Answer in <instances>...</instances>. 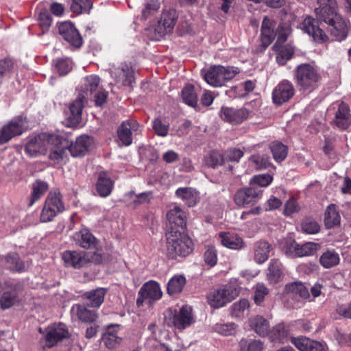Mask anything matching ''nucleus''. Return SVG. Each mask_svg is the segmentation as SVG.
Wrapping results in <instances>:
<instances>
[{"label":"nucleus","mask_w":351,"mask_h":351,"mask_svg":"<svg viewBox=\"0 0 351 351\" xmlns=\"http://www.w3.org/2000/svg\"><path fill=\"white\" fill-rule=\"evenodd\" d=\"M319 7L315 12L319 20L324 21L330 26V32L337 39L346 37L348 23L337 13V2L335 0H317Z\"/></svg>","instance_id":"nucleus-1"},{"label":"nucleus","mask_w":351,"mask_h":351,"mask_svg":"<svg viewBox=\"0 0 351 351\" xmlns=\"http://www.w3.org/2000/svg\"><path fill=\"white\" fill-rule=\"evenodd\" d=\"M193 251V242L184 230L171 228L166 234V254L171 259L186 257Z\"/></svg>","instance_id":"nucleus-2"},{"label":"nucleus","mask_w":351,"mask_h":351,"mask_svg":"<svg viewBox=\"0 0 351 351\" xmlns=\"http://www.w3.org/2000/svg\"><path fill=\"white\" fill-rule=\"evenodd\" d=\"M62 257L66 267L74 269L87 267L90 263L99 264L102 261L101 255L99 252L67 250L62 254Z\"/></svg>","instance_id":"nucleus-3"},{"label":"nucleus","mask_w":351,"mask_h":351,"mask_svg":"<svg viewBox=\"0 0 351 351\" xmlns=\"http://www.w3.org/2000/svg\"><path fill=\"white\" fill-rule=\"evenodd\" d=\"M165 322L168 326L184 330L195 322L192 308L184 305L179 311L169 309L165 313Z\"/></svg>","instance_id":"nucleus-4"},{"label":"nucleus","mask_w":351,"mask_h":351,"mask_svg":"<svg viewBox=\"0 0 351 351\" xmlns=\"http://www.w3.org/2000/svg\"><path fill=\"white\" fill-rule=\"evenodd\" d=\"M239 72L238 67L214 65L205 73L204 79L210 86H223L226 82L233 79Z\"/></svg>","instance_id":"nucleus-5"},{"label":"nucleus","mask_w":351,"mask_h":351,"mask_svg":"<svg viewBox=\"0 0 351 351\" xmlns=\"http://www.w3.org/2000/svg\"><path fill=\"white\" fill-rule=\"evenodd\" d=\"M239 294V289L233 285L228 284L213 289L207 295L208 303L213 308L223 307Z\"/></svg>","instance_id":"nucleus-6"},{"label":"nucleus","mask_w":351,"mask_h":351,"mask_svg":"<svg viewBox=\"0 0 351 351\" xmlns=\"http://www.w3.org/2000/svg\"><path fill=\"white\" fill-rule=\"evenodd\" d=\"M176 19L177 15L175 10L164 11L158 24L147 29L151 39L159 40L166 34L172 32Z\"/></svg>","instance_id":"nucleus-7"},{"label":"nucleus","mask_w":351,"mask_h":351,"mask_svg":"<svg viewBox=\"0 0 351 351\" xmlns=\"http://www.w3.org/2000/svg\"><path fill=\"white\" fill-rule=\"evenodd\" d=\"M58 141L57 135L49 134L47 133L40 134L34 137H30L27 142L25 151L31 157L36 156L38 154H45L50 143H54Z\"/></svg>","instance_id":"nucleus-8"},{"label":"nucleus","mask_w":351,"mask_h":351,"mask_svg":"<svg viewBox=\"0 0 351 351\" xmlns=\"http://www.w3.org/2000/svg\"><path fill=\"white\" fill-rule=\"evenodd\" d=\"M134 71L130 64L121 63L117 67H113L110 71L112 77L114 80V86H135Z\"/></svg>","instance_id":"nucleus-9"},{"label":"nucleus","mask_w":351,"mask_h":351,"mask_svg":"<svg viewBox=\"0 0 351 351\" xmlns=\"http://www.w3.org/2000/svg\"><path fill=\"white\" fill-rule=\"evenodd\" d=\"M69 333L65 324H53L46 329V335L40 341L41 346L45 348H52L58 342L69 337Z\"/></svg>","instance_id":"nucleus-10"},{"label":"nucleus","mask_w":351,"mask_h":351,"mask_svg":"<svg viewBox=\"0 0 351 351\" xmlns=\"http://www.w3.org/2000/svg\"><path fill=\"white\" fill-rule=\"evenodd\" d=\"M318 243L314 242H306L304 244H299L293 241L287 244L285 252L293 257H303L313 255L319 249Z\"/></svg>","instance_id":"nucleus-11"},{"label":"nucleus","mask_w":351,"mask_h":351,"mask_svg":"<svg viewBox=\"0 0 351 351\" xmlns=\"http://www.w3.org/2000/svg\"><path fill=\"white\" fill-rule=\"evenodd\" d=\"M58 31L62 38L71 46L80 48L82 45V38L72 23H61L58 26Z\"/></svg>","instance_id":"nucleus-12"},{"label":"nucleus","mask_w":351,"mask_h":351,"mask_svg":"<svg viewBox=\"0 0 351 351\" xmlns=\"http://www.w3.org/2000/svg\"><path fill=\"white\" fill-rule=\"evenodd\" d=\"M250 112L245 108L235 109L230 107H222L219 116L222 120L233 125H238L247 119Z\"/></svg>","instance_id":"nucleus-13"},{"label":"nucleus","mask_w":351,"mask_h":351,"mask_svg":"<svg viewBox=\"0 0 351 351\" xmlns=\"http://www.w3.org/2000/svg\"><path fill=\"white\" fill-rule=\"evenodd\" d=\"M27 128L26 118L18 117L12 120L1 129L4 141H9L13 137L21 135Z\"/></svg>","instance_id":"nucleus-14"},{"label":"nucleus","mask_w":351,"mask_h":351,"mask_svg":"<svg viewBox=\"0 0 351 351\" xmlns=\"http://www.w3.org/2000/svg\"><path fill=\"white\" fill-rule=\"evenodd\" d=\"M262 191L255 187L239 190L234 195V202L238 206H247L255 204L261 197Z\"/></svg>","instance_id":"nucleus-15"},{"label":"nucleus","mask_w":351,"mask_h":351,"mask_svg":"<svg viewBox=\"0 0 351 351\" xmlns=\"http://www.w3.org/2000/svg\"><path fill=\"white\" fill-rule=\"evenodd\" d=\"M337 108L333 123L341 130L347 129L351 124V114L349 106L343 102L337 101L334 108Z\"/></svg>","instance_id":"nucleus-16"},{"label":"nucleus","mask_w":351,"mask_h":351,"mask_svg":"<svg viewBox=\"0 0 351 351\" xmlns=\"http://www.w3.org/2000/svg\"><path fill=\"white\" fill-rule=\"evenodd\" d=\"M295 78L300 86H308L319 79L315 69L309 64H302L297 67Z\"/></svg>","instance_id":"nucleus-17"},{"label":"nucleus","mask_w":351,"mask_h":351,"mask_svg":"<svg viewBox=\"0 0 351 351\" xmlns=\"http://www.w3.org/2000/svg\"><path fill=\"white\" fill-rule=\"evenodd\" d=\"M162 291L159 285L154 281L146 282L140 289L137 304H142L144 300H158L162 297Z\"/></svg>","instance_id":"nucleus-18"},{"label":"nucleus","mask_w":351,"mask_h":351,"mask_svg":"<svg viewBox=\"0 0 351 351\" xmlns=\"http://www.w3.org/2000/svg\"><path fill=\"white\" fill-rule=\"evenodd\" d=\"M58 141H55L54 143H50L48 149H51L49 158L55 162L59 163L66 160L68 155V142L66 139L57 136Z\"/></svg>","instance_id":"nucleus-19"},{"label":"nucleus","mask_w":351,"mask_h":351,"mask_svg":"<svg viewBox=\"0 0 351 351\" xmlns=\"http://www.w3.org/2000/svg\"><path fill=\"white\" fill-rule=\"evenodd\" d=\"M302 29L317 42L323 43L328 40L327 35L318 26V22L311 16H307L304 20Z\"/></svg>","instance_id":"nucleus-20"},{"label":"nucleus","mask_w":351,"mask_h":351,"mask_svg":"<svg viewBox=\"0 0 351 351\" xmlns=\"http://www.w3.org/2000/svg\"><path fill=\"white\" fill-rule=\"evenodd\" d=\"M73 238L77 245L84 249H95L98 252V241L88 230H80L73 234Z\"/></svg>","instance_id":"nucleus-21"},{"label":"nucleus","mask_w":351,"mask_h":351,"mask_svg":"<svg viewBox=\"0 0 351 351\" xmlns=\"http://www.w3.org/2000/svg\"><path fill=\"white\" fill-rule=\"evenodd\" d=\"M139 128L138 123L135 120L123 121L117 130L118 136L123 145L128 146L132 141V132H136Z\"/></svg>","instance_id":"nucleus-22"},{"label":"nucleus","mask_w":351,"mask_h":351,"mask_svg":"<svg viewBox=\"0 0 351 351\" xmlns=\"http://www.w3.org/2000/svg\"><path fill=\"white\" fill-rule=\"evenodd\" d=\"M93 140L88 136L82 135L77 138L75 142L68 145L69 152L73 157L84 156L89 150Z\"/></svg>","instance_id":"nucleus-23"},{"label":"nucleus","mask_w":351,"mask_h":351,"mask_svg":"<svg viewBox=\"0 0 351 351\" xmlns=\"http://www.w3.org/2000/svg\"><path fill=\"white\" fill-rule=\"evenodd\" d=\"M167 219L170 223V230L175 228L177 230H184L186 228L185 213L178 206L170 209L167 215Z\"/></svg>","instance_id":"nucleus-24"},{"label":"nucleus","mask_w":351,"mask_h":351,"mask_svg":"<svg viewBox=\"0 0 351 351\" xmlns=\"http://www.w3.org/2000/svg\"><path fill=\"white\" fill-rule=\"evenodd\" d=\"M291 343L300 351H326L322 343L306 337L292 338Z\"/></svg>","instance_id":"nucleus-25"},{"label":"nucleus","mask_w":351,"mask_h":351,"mask_svg":"<svg viewBox=\"0 0 351 351\" xmlns=\"http://www.w3.org/2000/svg\"><path fill=\"white\" fill-rule=\"evenodd\" d=\"M71 313L73 319L82 322H93L96 319V313L94 311L89 310L84 305L80 304L72 306Z\"/></svg>","instance_id":"nucleus-26"},{"label":"nucleus","mask_w":351,"mask_h":351,"mask_svg":"<svg viewBox=\"0 0 351 351\" xmlns=\"http://www.w3.org/2000/svg\"><path fill=\"white\" fill-rule=\"evenodd\" d=\"M276 53V60L280 65H285L289 60L295 51V47L291 43L287 45H274L272 47Z\"/></svg>","instance_id":"nucleus-27"},{"label":"nucleus","mask_w":351,"mask_h":351,"mask_svg":"<svg viewBox=\"0 0 351 351\" xmlns=\"http://www.w3.org/2000/svg\"><path fill=\"white\" fill-rule=\"evenodd\" d=\"M177 197L181 199L188 206L193 207L199 199L198 192L191 187H182L176 191Z\"/></svg>","instance_id":"nucleus-28"},{"label":"nucleus","mask_w":351,"mask_h":351,"mask_svg":"<svg viewBox=\"0 0 351 351\" xmlns=\"http://www.w3.org/2000/svg\"><path fill=\"white\" fill-rule=\"evenodd\" d=\"M221 244L232 250H240L243 247L244 243L237 234L229 232H221L219 234Z\"/></svg>","instance_id":"nucleus-29"},{"label":"nucleus","mask_w":351,"mask_h":351,"mask_svg":"<svg viewBox=\"0 0 351 351\" xmlns=\"http://www.w3.org/2000/svg\"><path fill=\"white\" fill-rule=\"evenodd\" d=\"M22 287L20 285H15L14 287H11V290L4 291L0 298V306L2 310H6L12 307L15 304L19 302V295L17 294V289H21Z\"/></svg>","instance_id":"nucleus-30"},{"label":"nucleus","mask_w":351,"mask_h":351,"mask_svg":"<svg viewBox=\"0 0 351 351\" xmlns=\"http://www.w3.org/2000/svg\"><path fill=\"white\" fill-rule=\"evenodd\" d=\"M84 96L80 95L72 104L69 108L71 115L69 118L70 125L75 126L78 125L82 120V113L84 108Z\"/></svg>","instance_id":"nucleus-31"},{"label":"nucleus","mask_w":351,"mask_h":351,"mask_svg":"<svg viewBox=\"0 0 351 351\" xmlns=\"http://www.w3.org/2000/svg\"><path fill=\"white\" fill-rule=\"evenodd\" d=\"M271 249V245L265 241L256 242L254 247V261L258 264L265 263L268 259Z\"/></svg>","instance_id":"nucleus-32"},{"label":"nucleus","mask_w":351,"mask_h":351,"mask_svg":"<svg viewBox=\"0 0 351 351\" xmlns=\"http://www.w3.org/2000/svg\"><path fill=\"white\" fill-rule=\"evenodd\" d=\"M1 259L2 265L10 271L21 272L25 269V264L17 254H8Z\"/></svg>","instance_id":"nucleus-33"},{"label":"nucleus","mask_w":351,"mask_h":351,"mask_svg":"<svg viewBox=\"0 0 351 351\" xmlns=\"http://www.w3.org/2000/svg\"><path fill=\"white\" fill-rule=\"evenodd\" d=\"M250 326L260 336H267L269 331V322L263 316L257 315L249 319Z\"/></svg>","instance_id":"nucleus-34"},{"label":"nucleus","mask_w":351,"mask_h":351,"mask_svg":"<svg viewBox=\"0 0 351 351\" xmlns=\"http://www.w3.org/2000/svg\"><path fill=\"white\" fill-rule=\"evenodd\" d=\"M96 187L99 195L105 197L111 193L113 182L106 173L101 172L98 176Z\"/></svg>","instance_id":"nucleus-35"},{"label":"nucleus","mask_w":351,"mask_h":351,"mask_svg":"<svg viewBox=\"0 0 351 351\" xmlns=\"http://www.w3.org/2000/svg\"><path fill=\"white\" fill-rule=\"evenodd\" d=\"M118 328L115 326H109L103 335L102 341L108 349L116 348L121 341L118 336Z\"/></svg>","instance_id":"nucleus-36"},{"label":"nucleus","mask_w":351,"mask_h":351,"mask_svg":"<svg viewBox=\"0 0 351 351\" xmlns=\"http://www.w3.org/2000/svg\"><path fill=\"white\" fill-rule=\"evenodd\" d=\"M339 255L334 250L324 252L319 258V263L321 265L326 269L337 265L339 263Z\"/></svg>","instance_id":"nucleus-37"},{"label":"nucleus","mask_w":351,"mask_h":351,"mask_svg":"<svg viewBox=\"0 0 351 351\" xmlns=\"http://www.w3.org/2000/svg\"><path fill=\"white\" fill-rule=\"evenodd\" d=\"M49 206L56 210L59 213L64 209V203L62 200V195L57 189L51 191L48 194L45 203Z\"/></svg>","instance_id":"nucleus-38"},{"label":"nucleus","mask_w":351,"mask_h":351,"mask_svg":"<svg viewBox=\"0 0 351 351\" xmlns=\"http://www.w3.org/2000/svg\"><path fill=\"white\" fill-rule=\"evenodd\" d=\"M285 291L287 294H291L295 297L308 298L309 293L306 287L301 282H293L285 286Z\"/></svg>","instance_id":"nucleus-39"},{"label":"nucleus","mask_w":351,"mask_h":351,"mask_svg":"<svg viewBox=\"0 0 351 351\" xmlns=\"http://www.w3.org/2000/svg\"><path fill=\"white\" fill-rule=\"evenodd\" d=\"M341 217L335 204L329 205L324 214V223L328 228L340 223Z\"/></svg>","instance_id":"nucleus-40"},{"label":"nucleus","mask_w":351,"mask_h":351,"mask_svg":"<svg viewBox=\"0 0 351 351\" xmlns=\"http://www.w3.org/2000/svg\"><path fill=\"white\" fill-rule=\"evenodd\" d=\"M186 285V278L183 275H176L167 284V293L172 295L180 293Z\"/></svg>","instance_id":"nucleus-41"},{"label":"nucleus","mask_w":351,"mask_h":351,"mask_svg":"<svg viewBox=\"0 0 351 351\" xmlns=\"http://www.w3.org/2000/svg\"><path fill=\"white\" fill-rule=\"evenodd\" d=\"M106 295V289L99 288L85 293L88 304L92 307H99L104 302Z\"/></svg>","instance_id":"nucleus-42"},{"label":"nucleus","mask_w":351,"mask_h":351,"mask_svg":"<svg viewBox=\"0 0 351 351\" xmlns=\"http://www.w3.org/2000/svg\"><path fill=\"white\" fill-rule=\"evenodd\" d=\"M48 184L44 181L36 180L32 185V193L29 206H32L35 202L38 200L48 190Z\"/></svg>","instance_id":"nucleus-43"},{"label":"nucleus","mask_w":351,"mask_h":351,"mask_svg":"<svg viewBox=\"0 0 351 351\" xmlns=\"http://www.w3.org/2000/svg\"><path fill=\"white\" fill-rule=\"evenodd\" d=\"M93 7L90 0H73L71 10L76 14L89 13Z\"/></svg>","instance_id":"nucleus-44"},{"label":"nucleus","mask_w":351,"mask_h":351,"mask_svg":"<svg viewBox=\"0 0 351 351\" xmlns=\"http://www.w3.org/2000/svg\"><path fill=\"white\" fill-rule=\"evenodd\" d=\"M282 274L280 263L277 261H272L268 267V280L271 283H276L280 280Z\"/></svg>","instance_id":"nucleus-45"},{"label":"nucleus","mask_w":351,"mask_h":351,"mask_svg":"<svg viewBox=\"0 0 351 351\" xmlns=\"http://www.w3.org/2000/svg\"><path fill=\"white\" fill-rule=\"evenodd\" d=\"M293 89H274L272 99L274 104L281 105L293 95Z\"/></svg>","instance_id":"nucleus-46"},{"label":"nucleus","mask_w":351,"mask_h":351,"mask_svg":"<svg viewBox=\"0 0 351 351\" xmlns=\"http://www.w3.org/2000/svg\"><path fill=\"white\" fill-rule=\"evenodd\" d=\"M270 149L273 154L274 159L276 162H281L284 160L287 156V147L282 143H271L270 144Z\"/></svg>","instance_id":"nucleus-47"},{"label":"nucleus","mask_w":351,"mask_h":351,"mask_svg":"<svg viewBox=\"0 0 351 351\" xmlns=\"http://www.w3.org/2000/svg\"><path fill=\"white\" fill-rule=\"evenodd\" d=\"M224 160V156L217 151L209 152L204 158L205 165L212 168L223 165Z\"/></svg>","instance_id":"nucleus-48"},{"label":"nucleus","mask_w":351,"mask_h":351,"mask_svg":"<svg viewBox=\"0 0 351 351\" xmlns=\"http://www.w3.org/2000/svg\"><path fill=\"white\" fill-rule=\"evenodd\" d=\"M254 300L257 305H261L265 298L269 294V289L263 283H257L253 288Z\"/></svg>","instance_id":"nucleus-49"},{"label":"nucleus","mask_w":351,"mask_h":351,"mask_svg":"<svg viewBox=\"0 0 351 351\" xmlns=\"http://www.w3.org/2000/svg\"><path fill=\"white\" fill-rule=\"evenodd\" d=\"M250 162L256 169H266L271 165L270 158L267 154H256L251 156Z\"/></svg>","instance_id":"nucleus-50"},{"label":"nucleus","mask_w":351,"mask_h":351,"mask_svg":"<svg viewBox=\"0 0 351 351\" xmlns=\"http://www.w3.org/2000/svg\"><path fill=\"white\" fill-rule=\"evenodd\" d=\"M271 341H282L287 336V332L284 325L278 324L271 330H269L267 335Z\"/></svg>","instance_id":"nucleus-51"},{"label":"nucleus","mask_w":351,"mask_h":351,"mask_svg":"<svg viewBox=\"0 0 351 351\" xmlns=\"http://www.w3.org/2000/svg\"><path fill=\"white\" fill-rule=\"evenodd\" d=\"M250 308V302L247 299H241L234 302L231 306L232 316L240 318L243 315L245 311Z\"/></svg>","instance_id":"nucleus-52"},{"label":"nucleus","mask_w":351,"mask_h":351,"mask_svg":"<svg viewBox=\"0 0 351 351\" xmlns=\"http://www.w3.org/2000/svg\"><path fill=\"white\" fill-rule=\"evenodd\" d=\"M236 328L237 326L232 322L226 324L217 323L214 326L213 329L221 335L229 336L235 333Z\"/></svg>","instance_id":"nucleus-53"},{"label":"nucleus","mask_w":351,"mask_h":351,"mask_svg":"<svg viewBox=\"0 0 351 351\" xmlns=\"http://www.w3.org/2000/svg\"><path fill=\"white\" fill-rule=\"evenodd\" d=\"M302 230L309 234H314L320 230L319 224L312 218H306L302 223Z\"/></svg>","instance_id":"nucleus-54"},{"label":"nucleus","mask_w":351,"mask_h":351,"mask_svg":"<svg viewBox=\"0 0 351 351\" xmlns=\"http://www.w3.org/2000/svg\"><path fill=\"white\" fill-rule=\"evenodd\" d=\"M160 8V3L158 0H149L145 4V7L142 10V19L145 20L150 16L158 11Z\"/></svg>","instance_id":"nucleus-55"},{"label":"nucleus","mask_w":351,"mask_h":351,"mask_svg":"<svg viewBox=\"0 0 351 351\" xmlns=\"http://www.w3.org/2000/svg\"><path fill=\"white\" fill-rule=\"evenodd\" d=\"M182 98L183 101L189 106L196 107L197 105V95L194 89H182Z\"/></svg>","instance_id":"nucleus-56"},{"label":"nucleus","mask_w":351,"mask_h":351,"mask_svg":"<svg viewBox=\"0 0 351 351\" xmlns=\"http://www.w3.org/2000/svg\"><path fill=\"white\" fill-rule=\"evenodd\" d=\"M14 67V63L12 60L4 58L0 60V84L2 80L10 75Z\"/></svg>","instance_id":"nucleus-57"},{"label":"nucleus","mask_w":351,"mask_h":351,"mask_svg":"<svg viewBox=\"0 0 351 351\" xmlns=\"http://www.w3.org/2000/svg\"><path fill=\"white\" fill-rule=\"evenodd\" d=\"M71 68V61L67 58H59L56 61L55 69L60 75L67 74Z\"/></svg>","instance_id":"nucleus-58"},{"label":"nucleus","mask_w":351,"mask_h":351,"mask_svg":"<svg viewBox=\"0 0 351 351\" xmlns=\"http://www.w3.org/2000/svg\"><path fill=\"white\" fill-rule=\"evenodd\" d=\"M241 351H261L263 346L260 340H253L247 342L246 340H241L240 342Z\"/></svg>","instance_id":"nucleus-59"},{"label":"nucleus","mask_w":351,"mask_h":351,"mask_svg":"<svg viewBox=\"0 0 351 351\" xmlns=\"http://www.w3.org/2000/svg\"><path fill=\"white\" fill-rule=\"evenodd\" d=\"M204 259L208 265L213 267L217 262V250L213 246H207L204 254Z\"/></svg>","instance_id":"nucleus-60"},{"label":"nucleus","mask_w":351,"mask_h":351,"mask_svg":"<svg viewBox=\"0 0 351 351\" xmlns=\"http://www.w3.org/2000/svg\"><path fill=\"white\" fill-rule=\"evenodd\" d=\"M291 34V29L286 24L280 25L277 29V40L274 45H282Z\"/></svg>","instance_id":"nucleus-61"},{"label":"nucleus","mask_w":351,"mask_h":351,"mask_svg":"<svg viewBox=\"0 0 351 351\" xmlns=\"http://www.w3.org/2000/svg\"><path fill=\"white\" fill-rule=\"evenodd\" d=\"M38 20L43 32L49 29L52 21L51 15L49 11L46 9H44L40 12Z\"/></svg>","instance_id":"nucleus-62"},{"label":"nucleus","mask_w":351,"mask_h":351,"mask_svg":"<svg viewBox=\"0 0 351 351\" xmlns=\"http://www.w3.org/2000/svg\"><path fill=\"white\" fill-rule=\"evenodd\" d=\"M56 210L45 204L40 214L41 222H49L58 214Z\"/></svg>","instance_id":"nucleus-63"},{"label":"nucleus","mask_w":351,"mask_h":351,"mask_svg":"<svg viewBox=\"0 0 351 351\" xmlns=\"http://www.w3.org/2000/svg\"><path fill=\"white\" fill-rule=\"evenodd\" d=\"M272 180V176L267 173L254 176L252 178L250 183L257 184L261 187H266L271 184Z\"/></svg>","instance_id":"nucleus-64"}]
</instances>
